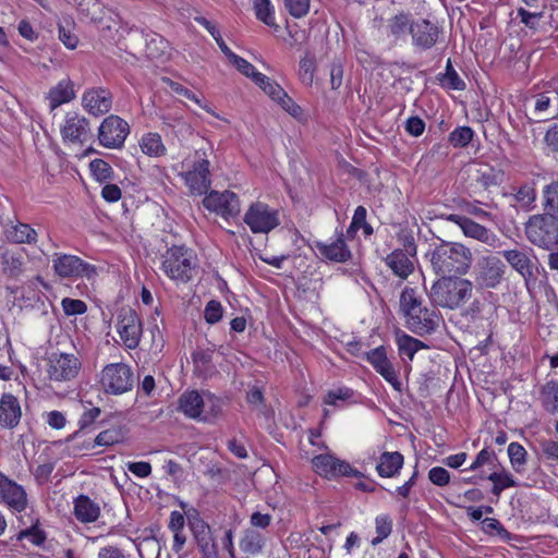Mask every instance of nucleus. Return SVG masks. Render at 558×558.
I'll return each mask as SVG.
<instances>
[{
  "mask_svg": "<svg viewBox=\"0 0 558 558\" xmlns=\"http://www.w3.org/2000/svg\"><path fill=\"white\" fill-rule=\"evenodd\" d=\"M426 257L433 271L440 277L464 276L473 264L474 257L470 247L460 242L441 241Z\"/></svg>",
  "mask_w": 558,
  "mask_h": 558,
  "instance_id": "1",
  "label": "nucleus"
},
{
  "mask_svg": "<svg viewBox=\"0 0 558 558\" xmlns=\"http://www.w3.org/2000/svg\"><path fill=\"white\" fill-rule=\"evenodd\" d=\"M399 302L407 327L414 333H430L439 326L440 318L436 311L423 306L415 288L405 287L400 294Z\"/></svg>",
  "mask_w": 558,
  "mask_h": 558,
  "instance_id": "2",
  "label": "nucleus"
},
{
  "mask_svg": "<svg viewBox=\"0 0 558 558\" xmlns=\"http://www.w3.org/2000/svg\"><path fill=\"white\" fill-rule=\"evenodd\" d=\"M474 284L462 276L440 277L430 288V300L449 310H458L465 305L473 296Z\"/></svg>",
  "mask_w": 558,
  "mask_h": 558,
  "instance_id": "3",
  "label": "nucleus"
},
{
  "mask_svg": "<svg viewBox=\"0 0 558 558\" xmlns=\"http://www.w3.org/2000/svg\"><path fill=\"white\" fill-rule=\"evenodd\" d=\"M179 410L189 418L210 423L220 415L222 404L218 397L209 392L191 390L179 398Z\"/></svg>",
  "mask_w": 558,
  "mask_h": 558,
  "instance_id": "4",
  "label": "nucleus"
},
{
  "mask_svg": "<svg viewBox=\"0 0 558 558\" xmlns=\"http://www.w3.org/2000/svg\"><path fill=\"white\" fill-rule=\"evenodd\" d=\"M211 153V146L208 148H198L195 150L192 159H186L183 163L186 170L181 173V177L192 194H205L211 185L209 170V156Z\"/></svg>",
  "mask_w": 558,
  "mask_h": 558,
  "instance_id": "5",
  "label": "nucleus"
},
{
  "mask_svg": "<svg viewBox=\"0 0 558 558\" xmlns=\"http://www.w3.org/2000/svg\"><path fill=\"white\" fill-rule=\"evenodd\" d=\"M525 235L533 245L554 250L558 246V218L548 213L530 217L525 223Z\"/></svg>",
  "mask_w": 558,
  "mask_h": 558,
  "instance_id": "6",
  "label": "nucleus"
},
{
  "mask_svg": "<svg viewBox=\"0 0 558 558\" xmlns=\"http://www.w3.org/2000/svg\"><path fill=\"white\" fill-rule=\"evenodd\" d=\"M162 270L172 280L187 282L196 267V258L191 250L172 246L162 256Z\"/></svg>",
  "mask_w": 558,
  "mask_h": 558,
  "instance_id": "7",
  "label": "nucleus"
},
{
  "mask_svg": "<svg viewBox=\"0 0 558 558\" xmlns=\"http://www.w3.org/2000/svg\"><path fill=\"white\" fill-rule=\"evenodd\" d=\"M51 263L54 275L60 279L76 280L84 278L92 281L98 275L95 265L83 260L76 255L58 252L52 255Z\"/></svg>",
  "mask_w": 558,
  "mask_h": 558,
  "instance_id": "8",
  "label": "nucleus"
},
{
  "mask_svg": "<svg viewBox=\"0 0 558 558\" xmlns=\"http://www.w3.org/2000/svg\"><path fill=\"white\" fill-rule=\"evenodd\" d=\"M59 129L63 144L69 147H82L92 138L88 119L77 111H68Z\"/></svg>",
  "mask_w": 558,
  "mask_h": 558,
  "instance_id": "9",
  "label": "nucleus"
},
{
  "mask_svg": "<svg viewBox=\"0 0 558 558\" xmlns=\"http://www.w3.org/2000/svg\"><path fill=\"white\" fill-rule=\"evenodd\" d=\"M134 375L125 363H110L99 374V385L109 395H122L132 389Z\"/></svg>",
  "mask_w": 558,
  "mask_h": 558,
  "instance_id": "10",
  "label": "nucleus"
},
{
  "mask_svg": "<svg viewBox=\"0 0 558 558\" xmlns=\"http://www.w3.org/2000/svg\"><path fill=\"white\" fill-rule=\"evenodd\" d=\"M82 367L80 357L73 353L53 352L46 363V374L50 381L63 384L77 377Z\"/></svg>",
  "mask_w": 558,
  "mask_h": 558,
  "instance_id": "11",
  "label": "nucleus"
},
{
  "mask_svg": "<svg viewBox=\"0 0 558 558\" xmlns=\"http://www.w3.org/2000/svg\"><path fill=\"white\" fill-rule=\"evenodd\" d=\"M116 330L125 349L135 350L138 348L143 335V324L134 310L123 307L119 311Z\"/></svg>",
  "mask_w": 558,
  "mask_h": 558,
  "instance_id": "12",
  "label": "nucleus"
},
{
  "mask_svg": "<svg viewBox=\"0 0 558 558\" xmlns=\"http://www.w3.org/2000/svg\"><path fill=\"white\" fill-rule=\"evenodd\" d=\"M243 220L253 233L264 234L269 233L280 223L278 210L263 202L251 204L244 214Z\"/></svg>",
  "mask_w": 558,
  "mask_h": 558,
  "instance_id": "13",
  "label": "nucleus"
},
{
  "mask_svg": "<svg viewBox=\"0 0 558 558\" xmlns=\"http://www.w3.org/2000/svg\"><path fill=\"white\" fill-rule=\"evenodd\" d=\"M130 126L122 118L111 114L104 119L98 129V140L101 146L106 148H120L123 146Z\"/></svg>",
  "mask_w": 558,
  "mask_h": 558,
  "instance_id": "14",
  "label": "nucleus"
},
{
  "mask_svg": "<svg viewBox=\"0 0 558 558\" xmlns=\"http://www.w3.org/2000/svg\"><path fill=\"white\" fill-rule=\"evenodd\" d=\"M404 248H397L385 258L387 267L402 280H405L414 271L412 257L416 255V244L413 238H405Z\"/></svg>",
  "mask_w": 558,
  "mask_h": 558,
  "instance_id": "15",
  "label": "nucleus"
},
{
  "mask_svg": "<svg viewBox=\"0 0 558 558\" xmlns=\"http://www.w3.org/2000/svg\"><path fill=\"white\" fill-rule=\"evenodd\" d=\"M505 265L496 255L482 256L475 267L476 282L488 289L496 288L502 280Z\"/></svg>",
  "mask_w": 558,
  "mask_h": 558,
  "instance_id": "16",
  "label": "nucleus"
},
{
  "mask_svg": "<svg viewBox=\"0 0 558 558\" xmlns=\"http://www.w3.org/2000/svg\"><path fill=\"white\" fill-rule=\"evenodd\" d=\"M203 205L226 219L238 216L241 210L239 197L231 191H211L204 197Z\"/></svg>",
  "mask_w": 558,
  "mask_h": 558,
  "instance_id": "17",
  "label": "nucleus"
},
{
  "mask_svg": "<svg viewBox=\"0 0 558 558\" xmlns=\"http://www.w3.org/2000/svg\"><path fill=\"white\" fill-rule=\"evenodd\" d=\"M447 220L459 226L466 238H471L494 248L500 247L501 245L500 239L492 230L468 217L451 214L447 217Z\"/></svg>",
  "mask_w": 558,
  "mask_h": 558,
  "instance_id": "18",
  "label": "nucleus"
},
{
  "mask_svg": "<svg viewBox=\"0 0 558 558\" xmlns=\"http://www.w3.org/2000/svg\"><path fill=\"white\" fill-rule=\"evenodd\" d=\"M312 464L317 474L326 478L343 476H357L360 472L354 470L348 462L336 458L330 453L315 456Z\"/></svg>",
  "mask_w": 558,
  "mask_h": 558,
  "instance_id": "19",
  "label": "nucleus"
},
{
  "mask_svg": "<svg viewBox=\"0 0 558 558\" xmlns=\"http://www.w3.org/2000/svg\"><path fill=\"white\" fill-rule=\"evenodd\" d=\"M0 502L10 510L22 512L28 505L25 488L0 472Z\"/></svg>",
  "mask_w": 558,
  "mask_h": 558,
  "instance_id": "20",
  "label": "nucleus"
},
{
  "mask_svg": "<svg viewBox=\"0 0 558 558\" xmlns=\"http://www.w3.org/2000/svg\"><path fill=\"white\" fill-rule=\"evenodd\" d=\"M504 258L507 263L518 271L527 282L534 277L535 255L531 247L517 246L511 250L502 252Z\"/></svg>",
  "mask_w": 558,
  "mask_h": 558,
  "instance_id": "21",
  "label": "nucleus"
},
{
  "mask_svg": "<svg viewBox=\"0 0 558 558\" xmlns=\"http://www.w3.org/2000/svg\"><path fill=\"white\" fill-rule=\"evenodd\" d=\"M82 106L92 116L105 114L112 106L111 94L102 87L86 89L82 95Z\"/></svg>",
  "mask_w": 558,
  "mask_h": 558,
  "instance_id": "22",
  "label": "nucleus"
},
{
  "mask_svg": "<svg viewBox=\"0 0 558 558\" xmlns=\"http://www.w3.org/2000/svg\"><path fill=\"white\" fill-rule=\"evenodd\" d=\"M365 359L372 364L377 373H379L386 381H388L396 390H401V383L395 372L392 364L387 357L386 349L378 347L369 352H366Z\"/></svg>",
  "mask_w": 558,
  "mask_h": 558,
  "instance_id": "23",
  "label": "nucleus"
},
{
  "mask_svg": "<svg viewBox=\"0 0 558 558\" xmlns=\"http://www.w3.org/2000/svg\"><path fill=\"white\" fill-rule=\"evenodd\" d=\"M22 418V408L19 399L4 392L0 398V426L7 429H14Z\"/></svg>",
  "mask_w": 558,
  "mask_h": 558,
  "instance_id": "24",
  "label": "nucleus"
},
{
  "mask_svg": "<svg viewBox=\"0 0 558 558\" xmlns=\"http://www.w3.org/2000/svg\"><path fill=\"white\" fill-rule=\"evenodd\" d=\"M191 531L202 556L218 553L210 526L205 521L201 519L193 521L191 523Z\"/></svg>",
  "mask_w": 558,
  "mask_h": 558,
  "instance_id": "25",
  "label": "nucleus"
},
{
  "mask_svg": "<svg viewBox=\"0 0 558 558\" xmlns=\"http://www.w3.org/2000/svg\"><path fill=\"white\" fill-rule=\"evenodd\" d=\"M75 97L74 84L69 77L59 81L46 95L51 111L64 104L71 102Z\"/></svg>",
  "mask_w": 558,
  "mask_h": 558,
  "instance_id": "26",
  "label": "nucleus"
},
{
  "mask_svg": "<svg viewBox=\"0 0 558 558\" xmlns=\"http://www.w3.org/2000/svg\"><path fill=\"white\" fill-rule=\"evenodd\" d=\"M316 250L320 256L336 263H344L351 257L342 234L330 242H317Z\"/></svg>",
  "mask_w": 558,
  "mask_h": 558,
  "instance_id": "27",
  "label": "nucleus"
},
{
  "mask_svg": "<svg viewBox=\"0 0 558 558\" xmlns=\"http://www.w3.org/2000/svg\"><path fill=\"white\" fill-rule=\"evenodd\" d=\"M413 44L422 49L433 47L438 38V27L427 20H417L412 25Z\"/></svg>",
  "mask_w": 558,
  "mask_h": 558,
  "instance_id": "28",
  "label": "nucleus"
},
{
  "mask_svg": "<svg viewBox=\"0 0 558 558\" xmlns=\"http://www.w3.org/2000/svg\"><path fill=\"white\" fill-rule=\"evenodd\" d=\"M73 513L82 523H93L100 515V507L86 495H80L74 500Z\"/></svg>",
  "mask_w": 558,
  "mask_h": 558,
  "instance_id": "29",
  "label": "nucleus"
},
{
  "mask_svg": "<svg viewBox=\"0 0 558 558\" xmlns=\"http://www.w3.org/2000/svg\"><path fill=\"white\" fill-rule=\"evenodd\" d=\"M403 456L398 452H384L376 466L377 473L381 477H393L399 474L403 465Z\"/></svg>",
  "mask_w": 558,
  "mask_h": 558,
  "instance_id": "30",
  "label": "nucleus"
},
{
  "mask_svg": "<svg viewBox=\"0 0 558 558\" xmlns=\"http://www.w3.org/2000/svg\"><path fill=\"white\" fill-rule=\"evenodd\" d=\"M265 544V536L254 529L244 530L243 536L239 542L241 550L248 556H256L260 554Z\"/></svg>",
  "mask_w": 558,
  "mask_h": 558,
  "instance_id": "31",
  "label": "nucleus"
},
{
  "mask_svg": "<svg viewBox=\"0 0 558 558\" xmlns=\"http://www.w3.org/2000/svg\"><path fill=\"white\" fill-rule=\"evenodd\" d=\"M138 146L143 154L154 158L161 157L167 153L161 136L156 132L144 134L138 141Z\"/></svg>",
  "mask_w": 558,
  "mask_h": 558,
  "instance_id": "32",
  "label": "nucleus"
},
{
  "mask_svg": "<svg viewBox=\"0 0 558 558\" xmlns=\"http://www.w3.org/2000/svg\"><path fill=\"white\" fill-rule=\"evenodd\" d=\"M539 401L549 414H558V383L549 380L539 390Z\"/></svg>",
  "mask_w": 558,
  "mask_h": 558,
  "instance_id": "33",
  "label": "nucleus"
},
{
  "mask_svg": "<svg viewBox=\"0 0 558 558\" xmlns=\"http://www.w3.org/2000/svg\"><path fill=\"white\" fill-rule=\"evenodd\" d=\"M2 271L10 278H17L24 271V262L21 253L5 251L1 254Z\"/></svg>",
  "mask_w": 558,
  "mask_h": 558,
  "instance_id": "34",
  "label": "nucleus"
},
{
  "mask_svg": "<svg viewBox=\"0 0 558 558\" xmlns=\"http://www.w3.org/2000/svg\"><path fill=\"white\" fill-rule=\"evenodd\" d=\"M169 43L158 34L146 39V56L151 60H163L169 56Z\"/></svg>",
  "mask_w": 558,
  "mask_h": 558,
  "instance_id": "35",
  "label": "nucleus"
},
{
  "mask_svg": "<svg viewBox=\"0 0 558 558\" xmlns=\"http://www.w3.org/2000/svg\"><path fill=\"white\" fill-rule=\"evenodd\" d=\"M412 25L414 22L409 14L400 13L389 20V33L397 39H405L408 34L412 35Z\"/></svg>",
  "mask_w": 558,
  "mask_h": 558,
  "instance_id": "36",
  "label": "nucleus"
},
{
  "mask_svg": "<svg viewBox=\"0 0 558 558\" xmlns=\"http://www.w3.org/2000/svg\"><path fill=\"white\" fill-rule=\"evenodd\" d=\"M487 478L493 482L492 493L497 497L500 496L502 490L518 486V482L513 475L506 470L495 471L490 473Z\"/></svg>",
  "mask_w": 558,
  "mask_h": 558,
  "instance_id": "37",
  "label": "nucleus"
},
{
  "mask_svg": "<svg viewBox=\"0 0 558 558\" xmlns=\"http://www.w3.org/2000/svg\"><path fill=\"white\" fill-rule=\"evenodd\" d=\"M397 345L400 355H405L410 361L414 359L416 352L421 349L427 348L424 342L407 333H402L397 337Z\"/></svg>",
  "mask_w": 558,
  "mask_h": 558,
  "instance_id": "38",
  "label": "nucleus"
},
{
  "mask_svg": "<svg viewBox=\"0 0 558 558\" xmlns=\"http://www.w3.org/2000/svg\"><path fill=\"white\" fill-rule=\"evenodd\" d=\"M12 242L19 244H34L37 241V232L27 223L19 222L9 231Z\"/></svg>",
  "mask_w": 558,
  "mask_h": 558,
  "instance_id": "39",
  "label": "nucleus"
},
{
  "mask_svg": "<svg viewBox=\"0 0 558 558\" xmlns=\"http://www.w3.org/2000/svg\"><path fill=\"white\" fill-rule=\"evenodd\" d=\"M254 83L259 86L272 100L279 101L286 92L275 81L266 76L265 74L256 75Z\"/></svg>",
  "mask_w": 558,
  "mask_h": 558,
  "instance_id": "40",
  "label": "nucleus"
},
{
  "mask_svg": "<svg viewBox=\"0 0 558 558\" xmlns=\"http://www.w3.org/2000/svg\"><path fill=\"white\" fill-rule=\"evenodd\" d=\"M254 83L259 86L272 100L279 101L286 92L275 81L266 76L265 74L256 75Z\"/></svg>",
  "mask_w": 558,
  "mask_h": 558,
  "instance_id": "41",
  "label": "nucleus"
},
{
  "mask_svg": "<svg viewBox=\"0 0 558 558\" xmlns=\"http://www.w3.org/2000/svg\"><path fill=\"white\" fill-rule=\"evenodd\" d=\"M510 463L515 472H521L526 463L527 451L517 442H510L507 449Z\"/></svg>",
  "mask_w": 558,
  "mask_h": 558,
  "instance_id": "42",
  "label": "nucleus"
},
{
  "mask_svg": "<svg viewBox=\"0 0 558 558\" xmlns=\"http://www.w3.org/2000/svg\"><path fill=\"white\" fill-rule=\"evenodd\" d=\"M315 71L316 62L313 57L305 56L300 60L299 77L304 85L311 86L313 84Z\"/></svg>",
  "mask_w": 558,
  "mask_h": 558,
  "instance_id": "43",
  "label": "nucleus"
},
{
  "mask_svg": "<svg viewBox=\"0 0 558 558\" xmlns=\"http://www.w3.org/2000/svg\"><path fill=\"white\" fill-rule=\"evenodd\" d=\"M256 16L268 26L275 25V11L270 0H254Z\"/></svg>",
  "mask_w": 558,
  "mask_h": 558,
  "instance_id": "44",
  "label": "nucleus"
},
{
  "mask_svg": "<svg viewBox=\"0 0 558 558\" xmlns=\"http://www.w3.org/2000/svg\"><path fill=\"white\" fill-rule=\"evenodd\" d=\"M474 135L470 126H459L449 134V143L453 147H465L470 144Z\"/></svg>",
  "mask_w": 558,
  "mask_h": 558,
  "instance_id": "45",
  "label": "nucleus"
},
{
  "mask_svg": "<svg viewBox=\"0 0 558 558\" xmlns=\"http://www.w3.org/2000/svg\"><path fill=\"white\" fill-rule=\"evenodd\" d=\"M89 169L95 180L99 182L110 180L113 174L111 166L102 159H94L90 161Z\"/></svg>",
  "mask_w": 558,
  "mask_h": 558,
  "instance_id": "46",
  "label": "nucleus"
},
{
  "mask_svg": "<svg viewBox=\"0 0 558 558\" xmlns=\"http://www.w3.org/2000/svg\"><path fill=\"white\" fill-rule=\"evenodd\" d=\"M544 206L548 214H558V181L545 186Z\"/></svg>",
  "mask_w": 558,
  "mask_h": 558,
  "instance_id": "47",
  "label": "nucleus"
},
{
  "mask_svg": "<svg viewBox=\"0 0 558 558\" xmlns=\"http://www.w3.org/2000/svg\"><path fill=\"white\" fill-rule=\"evenodd\" d=\"M375 524L377 536L373 538V545L381 543L386 537L390 535L392 530V520L388 515L381 514L376 517Z\"/></svg>",
  "mask_w": 558,
  "mask_h": 558,
  "instance_id": "48",
  "label": "nucleus"
},
{
  "mask_svg": "<svg viewBox=\"0 0 558 558\" xmlns=\"http://www.w3.org/2000/svg\"><path fill=\"white\" fill-rule=\"evenodd\" d=\"M137 553L141 558H158L160 546L156 538H144L137 545Z\"/></svg>",
  "mask_w": 558,
  "mask_h": 558,
  "instance_id": "49",
  "label": "nucleus"
},
{
  "mask_svg": "<svg viewBox=\"0 0 558 558\" xmlns=\"http://www.w3.org/2000/svg\"><path fill=\"white\" fill-rule=\"evenodd\" d=\"M123 435L119 427H113L99 433L95 438L98 446H112L122 440Z\"/></svg>",
  "mask_w": 558,
  "mask_h": 558,
  "instance_id": "50",
  "label": "nucleus"
},
{
  "mask_svg": "<svg viewBox=\"0 0 558 558\" xmlns=\"http://www.w3.org/2000/svg\"><path fill=\"white\" fill-rule=\"evenodd\" d=\"M311 0H284V7L295 19L305 16L310 11Z\"/></svg>",
  "mask_w": 558,
  "mask_h": 558,
  "instance_id": "51",
  "label": "nucleus"
},
{
  "mask_svg": "<svg viewBox=\"0 0 558 558\" xmlns=\"http://www.w3.org/2000/svg\"><path fill=\"white\" fill-rule=\"evenodd\" d=\"M518 16L520 17L521 23H523L530 29H537V27L539 25V21L544 16V12L543 11L531 12L524 8H519Z\"/></svg>",
  "mask_w": 558,
  "mask_h": 558,
  "instance_id": "52",
  "label": "nucleus"
},
{
  "mask_svg": "<svg viewBox=\"0 0 558 558\" xmlns=\"http://www.w3.org/2000/svg\"><path fill=\"white\" fill-rule=\"evenodd\" d=\"M63 312L68 316L81 315L87 311V305L82 300L64 298L61 302Z\"/></svg>",
  "mask_w": 558,
  "mask_h": 558,
  "instance_id": "53",
  "label": "nucleus"
},
{
  "mask_svg": "<svg viewBox=\"0 0 558 558\" xmlns=\"http://www.w3.org/2000/svg\"><path fill=\"white\" fill-rule=\"evenodd\" d=\"M353 396V390L348 387H340L329 390L324 399V402L329 405H337L338 401H345Z\"/></svg>",
  "mask_w": 558,
  "mask_h": 558,
  "instance_id": "54",
  "label": "nucleus"
},
{
  "mask_svg": "<svg viewBox=\"0 0 558 558\" xmlns=\"http://www.w3.org/2000/svg\"><path fill=\"white\" fill-rule=\"evenodd\" d=\"M230 63H232L243 75L252 78L253 82L256 80V75L262 74L255 69V66L252 63L239 57L238 54L233 57Z\"/></svg>",
  "mask_w": 558,
  "mask_h": 558,
  "instance_id": "55",
  "label": "nucleus"
},
{
  "mask_svg": "<svg viewBox=\"0 0 558 558\" xmlns=\"http://www.w3.org/2000/svg\"><path fill=\"white\" fill-rule=\"evenodd\" d=\"M477 181L482 186L488 189L490 186H496L501 182V174L499 171L494 169L480 170Z\"/></svg>",
  "mask_w": 558,
  "mask_h": 558,
  "instance_id": "56",
  "label": "nucleus"
},
{
  "mask_svg": "<svg viewBox=\"0 0 558 558\" xmlns=\"http://www.w3.org/2000/svg\"><path fill=\"white\" fill-rule=\"evenodd\" d=\"M428 480L436 486L442 487L449 484L450 473L441 466H434L428 471Z\"/></svg>",
  "mask_w": 558,
  "mask_h": 558,
  "instance_id": "57",
  "label": "nucleus"
},
{
  "mask_svg": "<svg viewBox=\"0 0 558 558\" xmlns=\"http://www.w3.org/2000/svg\"><path fill=\"white\" fill-rule=\"evenodd\" d=\"M205 320L208 324H216L222 317V306L218 301H210L207 303L204 311Z\"/></svg>",
  "mask_w": 558,
  "mask_h": 558,
  "instance_id": "58",
  "label": "nucleus"
},
{
  "mask_svg": "<svg viewBox=\"0 0 558 558\" xmlns=\"http://www.w3.org/2000/svg\"><path fill=\"white\" fill-rule=\"evenodd\" d=\"M343 81V63L340 60H335L330 64V85L333 90L341 87Z\"/></svg>",
  "mask_w": 558,
  "mask_h": 558,
  "instance_id": "59",
  "label": "nucleus"
},
{
  "mask_svg": "<svg viewBox=\"0 0 558 558\" xmlns=\"http://www.w3.org/2000/svg\"><path fill=\"white\" fill-rule=\"evenodd\" d=\"M496 460V454L493 450H489L487 448L482 449L473 463L469 466L470 471H475L486 464H492L493 461Z\"/></svg>",
  "mask_w": 558,
  "mask_h": 558,
  "instance_id": "60",
  "label": "nucleus"
},
{
  "mask_svg": "<svg viewBox=\"0 0 558 558\" xmlns=\"http://www.w3.org/2000/svg\"><path fill=\"white\" fill-rule=\"evenodd\" d=\"M278 104L295 119H300L303 116L302 108L291 97H289L287 93L281 97Z\"/></svg>",
  "mask_w": 558,
  "mask_h": 558,
  "instance_id": "61",
  "label": "nucleus"
},
{
  "mask_svg": "<svg viewBox=\"0 0 558 558\" xmlns=\"http://www.w3.org/2000/svg\"><path fill=\"white\" fill-rule=\"evenodd\" d=\"M19 537L27 538L35 545H41L46 539L45 533L35 525L21 531Z\"/></svg>",
  "mask_w": 558,
  "mask_h": 558,
  "instance_id": "62",
  "label": "nucleus"
},
{
  "mask_svg": "<svg viewBox=\"0 0 558 558\" xmlns=\"http://www.w3.org/2000/svg\"><path fill=\"white\" fill-rule=\"evenodd\" d=\"M128 470L141 478L148 477L151 474V465L146 461L129 462Z\"/></svg>",
  "mask_w": 558,
  "mask_h": 558,
  "instance_id": "63",
  "label": "nucleus"
},
{
  "mask_svg": "<svg viewBox=\"0 0 558 558\" xmlns=\"http://www.w3.org/2000/svg\"><path fill=\"white\" fill-rule=\"evenodd\" d=\"M541 449L543 456L548 460L558 461V440H543L541 442Z\"/></svg>",
  "mask_w": 558,
  "mask_h": 558,
  "instance_id": "64",
  "label": "nucleus"
}]
</instances>
